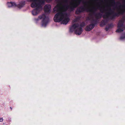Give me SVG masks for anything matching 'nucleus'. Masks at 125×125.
<instances>
[{
	"instance_id": "obj_1",
	"label": "nucleus",
	"mask_w": 125,
	"mask_h": 125,
	"mask_svg": "<svg viewBox=\"0 0 125 125\" xmlns=\"http://www.w3.org/2000/svg\"><path fill=\"white\" fill-rule=\"evenodd\" d=\"M61 0L62 2L58 3L53 9L54 13L59 12L54 16V20L56 22L61 21L62 23L66 25L70 20L66 10L69 8L73 10L80 4L81 1L80 0H73L70 2V5L68 6V0Z\"/></svg>"
},
{
	"instance_id": "obj_2",
	"label": "nucleus",
	"mask_w": 125,
	"mask_h": 125,
	"mask_svg": "<svg viewBox=\"0 0 125 125\" xmlns=\"http://www.w3.org/2000/svg\"><path fill=\"white\" fill-rule=\"evenodd\" d=\"M74 31L76 34L80 35L82 32V29L78 24H74L70 28V31L72 32Z\"/></svg>"
},
{
	"instance_id": "obj_3",
	"label": "nucleus",
	"mask_w": 125,
	"mask_h": 125,
	"mask_svg": "<svg viewBox=\"0 0 125 125\" xmlns=\"http://www.w3.org/2000/svg\"><path fill=\"white\" fill-rule=\"evenodd\" d=\"M95 7L94 6H91L90 5H87L83 7H81L78 9L76 11V13L78 14L81 12L84 11L86 8L87 9L88 11L92 12L93 11L94 9H95Z\"/></svg>"
},
{
	"instance_id": "obj_4",
	"label": "nucleus",
	"mask_w": 125,
	"mask_h": 125,
	"mask_svg": "<svg viewBox=\"0 0 125 125\" xmlns=\"http://www.w3.org/2000/svg\"><path fill=\"white\" fill-rule=\"evenodd\" d=\"M39 18L40 19H42V26L45 27L48 24L49 22V18L46 17L44 14H43L39 16Z\"/></svg>"
},
{
	"instance_id": "obj_5",
	"label": "nucleus",
	"mask_w": 125,
	"mask_h": 125,
	"mask_svg": "<svg viewBox=\"0 0 125 125\" xmlns=\"http://www.w3.org/2000/svg\"><path fill=\"white\" fill-rule=\"evenodd\" d=\"M51 9V5H47L45 6L44 10L45 12L47 13H49Z\"/></svg>"
},
{
	"instance_id": "obj_6",
	"label": "nucleus",
	"mask_w": 125,
	"mask_h": 125,
	"mask_svg": "<svg viewBox=\"0 0 125 125\" xmlns=\"http://www.w3.org/2000/svg\"><path fill=\"white\" fill-rule=\"evenodd\" d=\"M94 26V25L93 24L87 26L85 28V30L86 31H89L92 29Z\"/></svg>"
},
{
	"instance_id": "obj_7",
	"label": "nucleus",
	"mask_w": 125,
	"mask_h": 125,
	"mask_svg": "<svg viewBox=\"0 0 125 125\" xmlns=\"http://www.w3.org/2000/svg\"><path fill=\"white\" fill-rule=\"evenodd\" d=\"M7 5L9 7H11L16 6V5L15 2H8L7 3Z\"/></svg>"
},
{
	"instance_id": "obj_8",
	"label": "nucleus",
	"mask_w": 125,
	"mask_h": 125,
	"mask_svg": "<svg viewBox=\"0 0 125 125\" xmlns=\"http://www.w3.org/2000/svg\"><path fill=\"white\" fill-rule=\"evenodd\" d=\"M125 11V6L124 5L123 8L119 12V13L120 14H123Z\"/></svg>"
},
{
	"instance_id": "obj_9",
	"label": "nucleus",
	"mask_w": 125,
	"mask_h": 125,
	"mask_svg": "<svg viewBox=\"0 0 125 125\" xmlns=\"http://www.w3.org/2000/svg\"><path fill=\"white\" fill-rule=\"evenodd\" d=\"M108 9L109 10L108 13L107 17H108L110 16L111 15V10L110 7H109L108 8Z\"/></svg>"
},
{
	"instance_id": "obj_10",
	"label": "nucleus",
	"mask_w": 125,
	"mask_h": 125,
	"mask_svg": "<svg viewBox=\"0 0 125 125\" xmlns=\"http://www.w3.org/2000/svg\"><path fill=\"white\" fill-rule=\"evenodd\" d=\"M125 39V34L122 35L120 38V39L121 40H123Z\"/></svg>"
},
{
	"instance_id": "obj_11",
	"label": "nucleus",
	"mask_w": 125,
	"mask_h": 125,
	"mask_svg": "<svg viewBox=\"0 0 125 125\" xmlns=\"http://www.w3.org/2000/svg\"><path fill=\"white\" fill-rule=\"evenodd\" d=\"M3 121V119L2 118H0V122H2Z\"/></svg>"
},
{
	"instance_id": "obj_12",
	"label": "nucleus",
	"mask_w": 125,
	"mask_h": 125,
	"mask_svg": "<svg viewBox=\"0 0 125 125\" xmlns=\"http://www.w3.org/2000/svg\"><path fill=\"white\" fill-rule=\"evenodd\" d=\"M77 20V19H75L73 21H74V22H75Z\"/></svg>"
},
{
	"instance_id": "obj_13",
	"label": "nucleus",
	"mask_w": 125,
	"mask_h": 125,
	"mask_svg": "<svg viewBox=\"0 0 125 125\" xmlns=\"http://www.w3.org/2000/svg\"><path fill=\"white\" fill-rule=\"evenodd\" d=\"M96 17H97V18H99V17H98L96 16Z\"/></svg>"
},
{
	"instance_id": "obj_14",
	"label": "nucleus",
	"mask_w": 125,
	"mask_h": 125,
	"mask_svg": "<svg viewBox=\"0 0 125 125\" xmlns=\"http://www.w3.org/2000/svg\"><path fill=\"white\" fill-rule=\"evenodd\" d=\"M10 108L11 109V110L12 109V108H11V107H10Z\"/></svg>"
}]
</instances>
